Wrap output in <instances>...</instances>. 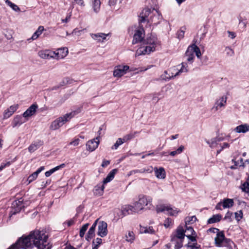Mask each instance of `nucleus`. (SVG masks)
Wrapping results in <instances>:
<instances>
[{
    "label": "nucleus",
    "mask_w": 249,
    "mask_h": 249,
    "mask_svg": "<svg viewBox=\"0 0 249 249\" xmlns=\"http://www.w3.org/2000/svg\"><path fill=\"white\" fill-rule=\"evenodd\" d=\"M234 131L239 133H245L249 131V125L247 124L239 125L235 128Z\"/></svg>",
    "instance_id": "obj_23"
},
{
    "label": "nucleus",
    "mask_w": 249,
    "mask_h": 249,
    "mask_svg": "<svg viewBox=\"0 0 249 249\" xmlns=\"http://www.w3.org/2000/svg\"><path fill=\"white\" fill-rule=\"evenodd\" d=\"M189 47L192 48V52L193 54H194L195 53L197 57L199 58L201 55L200 49L195 44H193L192 45L190 46Z\"/></svg>",
    "instance_id": "obj_35"
},
{
    "label": "nucleus",
    "mask_w": 249,
    "mask_h": 249,
    "mask_svg": "<svg viewBox=\"0 0 249 249\" xmlns=\"http://www.w3.org/2000/svg\"><path fill=\"white\" fill-rule=\"evenodd\" d=\"M107 223L104 221H100L98 227V235L103 237L107 234Z\"/></svg>",
    "instance_id": "obj_10"
},
{
    "label": "nucleus",
    "mask_w": 249,
    "mask_h": 249,
    "mask_svg": "<svg viewBox=\"0 0 249 249\" xmlns=\"http://www.w3.org/2000/svg\"><path fill=\"white\" fill-rule=\"evenodd\" d=\"M26 121H27L26 119L24 118V119H23L22 117L21 116L17 115L14 118L13 121V127H15L17 126H19L22 124L25 123Z\"/></svg>",
    "instance_id": "obj_22"
},
{
    "label": "nucleus",
    "mask_w": 249,
    "mask_h": 249,
    "mask_svg": "<svg viewBox=\"0 0 249 249\" xmlns=\"http://www.w3.org/2000/svg\"><path fill=\"white\" fill-rule=\"evenodd\" d=\"M192 48H190L189 47L188 48L186 53L185 55L187 57V60L189 62H193L194 58H195L194 54L192 52Z\"/></svg>",
    "instance_id": "obj_31"
},
{
    "label": "nucleus",
    "mask_w": 249,
    "mask_h": 249,
    "mask_svg": "<svg viewBox=\"0 0 249 249\" xmlns=\"http://www.w3.org/2000/svg\"><path fill=\"white\" fill-rule=\"evenodd\" d=\"M157 39L154 37H149L144 40L143 44L145 46L141 47L137 50L136 55L139 56L142 54H148L155 50Z\"/></svg>",
    "instance_id": "obj_2"
},
{
    "label": "nucleus",
    "mask_w": 249,
    "mask_h": 249,
    "mask_svg": "<svg viewBox=\"0 0 249 249\" xmlns=\"http://www.w3.org/2000/svg\"><path fill=\"white\" fill-rule=\"evenodd\" d=\"M73 0L76 4H77L81 6H85L84 0Z\"/></svg>",
    "instance_id": "obj_59"
},
{
    "label": "nucleus",
    "mask_w": 249,
    "mask_h": 249,
    "mask_svg": "<svg viewBox=\"0 0 249 249\" xmlns=\"http://www.w3.org/2000/svg\"><path fill=\"white\" fill-rule=\"evenodd\" d=\"M124 142L122 140V138H118L116 141V142L114 143L113 145L111 147V149L112 150H116L118 147L124 143Z\"/></svg>",
    "instance_id": "obj_41"
},
{
    "label": "nucleus",
    "mask_w": 249,
    "mask_h": 249,
    "mask_svg": "<svg viewBox=\"0 0 249 249\" xmlns=\"http://www.w3.org/2000/svg\"><path fill=\"white\" fill-rule=\"evenodd\" d=\"M89 226V223H86L82 226L80 230L79 236L82 238L84 237L86 231L87 230Z\"/></svg>",
    "instance_id": "obj_40"
},
{
    "label": "nucleus",
    "mask_w": 249,
    "mask_h": 249,
    "mask_svg": "<svg viewBox=\"0 0 249 249\" xmlns=\"http://www.w3.org/2000/svg\"><path fill=\"white\" fill-rule=\"evenodd\" d=\"M92 9L95 13H98L100 10V0H91Z\"/></svg>",
    "instance_id": "obj_30"
},
{
    "label": "nucleus",
    "mask_w": 249,
    "mask_h": 249,
    "mask_svg": "<svg viewBox=\"0 0 249 249\" xmlns=\"http://www.w3.org/2000/svg\"><path fill=\"white\" fill-rule=\"evenodd\" d=\"M242 190L247 193H249V182L246 181L244 182L241 187Z\"/></svg>",
    "instance_id": "obj_47"
},
{
    "label": "nucleus",
    "mask_w": 249,
    "mask_h": 249,
    "mask_svg": "<svg viewBox=\"0 0 249 249\" xmlns=\"http://www.w3.org/2000/svg\"><path fill=\"white\" fill-rule=\"evenodd\" d=\"M182 67L175 74V76H178L181 72H185L188 71L186 67L184 65V63H182Z\"/></svg>",
    "instance_id": "obj_51"
},
{
    "label": "nucleus",
    "mask_w": 249,
    "mask_h": 249,
    "mask_svg": "<svg viewBox=\"0 0 249 249\" xmlns=\"http://www.w3.org/2000/svg\"><path fill=\"white\" fill-rule=\"evenodd\" d=\"M6 3L9 6H10L14 11H18L20 10L19 8L14 3H13L12 2H11L9 0H6L5 1Z\"/></svg>",
    "instance_id": "obj_43"
},
{
    "label": "nucleus",
    "mask_w": 249,
    "mask_h": 249,
    "mask_svg": "<svg viewBox=\"0 0 249 249\" xmlns=\"http://www.w3.org/2000/svg\"><path fill=\"white\" fill-rule=\"evenodd\" d=\"M186 236L185 234L184 230L182 226H179L175 233H173L171 236V240H175V239H184V237Z\"/></svg>",
    "instance_id": "obj_8"
},
{
    "label": "nucleus",
    "mask_w": 249,
    "mask_h": 249,
    "mask_svg": "<svg viewBox=\"0 0 249 249\" xmlns=\"http://www.w3.org/2000/svg\"><path fill=\"white\" fill-rule=\"evenodd\" d=\"M152 198L148 196L141 195L139 196V200L136 201L134 205L135 209L138 213L139 211L143 210L145 206H147L148 208L152 206Z\"/></svg>",
    "instance_id": "obj_4"
},
{
    "label": "nucleus",
    "mask_w": 249,
    "mask_h": 249,
    "mask_svg": "<svg viewBox=\"0 0 249 249\" xmlns=\"http://www.w3.org/2000/svg\"><path fill=\"white\" fill-rule=\"evenodd\" d=\"M228 34L229 36L231 38L233 39L235 37V33L234 32L228 31Z\"/></svg>",
    "instance_id": "obj_63"
},
{
    "label": "nucleus",
    "mask_w": 249,
    "mask_h": 249,
    "mask_svg": "<svg viewBox=\"0 0 249 249\" xmlns=\"http://www.w3.org/2000/svg\"><path fill=\"white\" fill-rule=\"evenodd\" d=\"M61 51H64V50L58 49L57 52L48 50H41L38 52V55L40 58L44 59H48L51 58L59 59L64 58L68 54L67 51V52H64V54L60 55V52Z\"/></svg>",
    "instance_id": "obj_3"
},
{
    "label": "nucleus",
    "mask_w": 249,
    "mask_h": 249,
    "mask_svg": "<svg viewBox=\"0 0 249 249\" xmlns=\"http://www.w3.org/2000/svg\"><path fill=\"white\" fill-rule=\"evenodd\" d=\"M151 13V10L148 8H146L143 9L142 12L140 14L139 16V22L140 23L143 22L147 20L146 18Z\"/></svg>",
    "instance_id": "obj_18"
},
{
    "label": "nucleus",
    "mask_w": 249,
    "mask_h": 249,
    "mask_svg": "<svg viewBox=\"0 0 249 249\" xmlns=\"http://www.w3.org/2000/svg\"><path fill=\"white\" fill-rule=\"evenodd\" d=\"M184 147L183 145L180 146L176 150L173 151L169 153V155L172 157L175 156L177 154H179L183 151Z\"/></svg>",
    "instance_id": "obj_39"
},
{
    "label": "nucleus",
    "mask_w": 249,
    "mask_h": 249,
    "mask_svg": "<svg viewBox=\"0 0 249 249\" xmlns=\"http://www.w3.org/2000/svg\"><path fill=\"white\" fill-rule=\"evenodd\" d=\"M144 30L142 27L140 29L137 30L133 36V39L132 40V44H135L141 42L143 38V33Z\"/></svg>",
    "instance_id": "obj_13"
},
{
    "label": "nucleus",
    "mask_w": 249,
    "mask_h": 249,
    "mask_svg": "<svg viewBox=\"0 0 249 249\" xmlns=\"http://www.w3.org/2000/svg\"><path fill=\"white\" fill-rule=\"evenodd\" d=\"M221 148L220 150L217 151V154H219L223 149L225 148H227L229 147V144L227 142H224L223 143L222 145L221 146Z\"/></svg>",
    "instance_id": "obj_56"
},
{
    "label": "nucleus",
    "mask_w": 249,
    "mask_h": 249,
    "mask_svg": "<svg viewBox=\"0 0 249 249\" xmlns=\"http://www.w3.org/2000/svg\"><path fill=\"white\" fill-rule=\"evenodd\" d=\"M143 173H151L153 171L154 168L151 166H146L142 168Z\"/></svg>",
    "instance_id": "obj_49"
},
{
    "label": "nucleus",
    "mask_w": 249,
    "mask_h": 249,
    "mask_svg": "<svg viewBox=\"0 0 249 249\" xmlns=\"http://www.w3.org/2000/svg\"><path fill=\"white\" fill-rule=\"evenodd\" d=\"M81 32H82V31L77 30L76 29H74V30H73V31H72L71 34L73 35L79 36L80 35V33Z\"/></svg>",
    "instance_id": "obj_62"
},
{
    "label": "nucleus",
    "mask_w": 249,
    "mask_h": 249,
    "mask_svg": "<svg viewBox=\"0 0 249 249\" xmlns=\"http://www.w3.org/2000/svg\"><path fill=\"white\" fill-rule=\"evenodd\" d=\"M155 171L156 177L159 179H164L166 177V173L163 167L158 168L155 167L154 169Z\"/></svg>",
    "instance_id": "obj_20"
},
{
    "label": "nucleus",
    "mask_w": 249,
    "mask_h": 249,
    "mask_svg": "<svg viewBox=\"0 0 249 249\" xmlns=\"http://www.w3.org/2000/svg\"><path fill=\"white\" fill-rule=\"evenodd\" d=\"M118 169H114L112 170L107 175V177L103 180V184H106L111 181L114 178L115 174L117 173Z\"/></svg>",
    "instance_id": "obj_25"
},
{
    "label": "nucleus",
    "mask_w": 249,
    "mask_h": 249,
    "mask_svg": "<svg viewBox=\"0 0 249 249\" xmlns=\"http://www.w3.org/2000/svg\"><path fill=\"white\" fill-rule=\"evenodd\" d=\"M208 231H209L210 232H213V233H216L220 232L219 229H218L217 228H210L208 230Z\"/></svg>",
    "instance_id": "obj_57"
},
{
    "label": "nucleus",
    "mask_w": 249,
    "mask_h": 249,
    "mask_svg": "<svg viewBox=\"0 0 249 249\" xmlns=\"http://www.w3.org/2000/svg\"><path fill=\"white\" fill-rule=\"evenodd\" d=\"M44 27L42 26H40L38 27L37 30L34 33L31 38L29 39L28 40L32 39L33 40L37 39L39 36L44 31Z\"/></svg>",
    "instance_id": "obj_29"
},
{
    "label": "nucleus",
    "mask_w": 249,
    "mask_h": 249,
    "mask_svg": "<svg viewBox=\"0 0 249 249\" xmlns=\"http://www.w3.org/2000/svg\"><path fill=\"white\" fill-rule=\"evenodd\" d=\"M224 51L228 56H232L234 55L233 50L229 47H226Z\"/></svg>",
    "instance_id": "obj_46"
},
{
    "label": "nucleus",
    "mask_w": 249,
    "mask_h": 249,
    "mask_svg": "<svg viewBox=\"0 0 249 249\" xmlns=\"http://www.w3.org/2000/svg\"><path fill=\"white\" fill-rule=\"evenodd\" d=\"M135 208V207L134 205V206L130 205H125L123 206L121 208V212L123 216L132 214L134 213H138Z\"/></svg>",
    "instance_id": "obj_11"
},
{
    "label": "nucleus",
    "mask_w": 249,
    "mask_h": 249,
    "mask_svg": "<svg viewBox=\"0 0 249 249\" xmlns=\"http://www.w3.org/2000/svg\"><path fill=\"white\" fill-rule=\"evenodd\" d=\"M100 136H97L96 138L89 140L86 143V149L88 151L92 152L94 151L98 146L100 141L99 139Z\"/></svg>",
    "instance_id": "obj_6"
},
{
    "label": "nucleus",
    "mask_w": 249,
    "mask_h": 249,
    "mask_svg": "<svg viewBox=\"0 0 249 249\" xmlns=\"http://www.w3.org/2000/svg\"><path fill=\"white\" fill-rule=\"evenodd\" d=\"M170 71H164V73L161 75L160 77V78H157L156 79V81H159V80H163V81H169V80L174 78V77H176V76H175L174 75V73H172V75H170V74L169 73Z\"/></svg>",
    "instance_id": "obj_21"
},
{
    "label": "nucleus",
    "mask_w": 249,
    "mask_h": 249,
    "mask_svg": "<svg viewBox=\"0 0 249 249\" xmlns=\"http://www.w3.org/2000/svg\"><path fill=\"white\" fill-rule=\"evenodd\" d=\"M117 1V0H109V1H108L109 5L110 6H114L116 3Z\"/></svg>",
    "instance_id": "obj_61"
},
{
    "label": "nucleus",
    "mask_w": 249,
    "mask_h": 249,
    "mask_svg": "<svg viewBox=\"0 0 249 249\" xmlns=\"http://www.w3.org/2000/svg\"><path fill=\"white\" fill-rule=\"evenodd\" d=\"M38 107L36 104L32 105L22 114L24 117L27 121L30 117L33 116L35 114Z\"/></svg>",
    "instance_id": "obj_9"
},
{
    "label": "nucleus",
    "mask_w": 249,
    "mask_h": 249,
    "mask_svg": "<svg viewBox=\"0 0 249 249\" xmlns=\"http://www.w3.org/2000/svg\"><path fill=\"white\" fill-rule=\"evenodd\" d=\"M233 200L230 198H225L222 202V206L224 208H230L233 205Z\"/></svg>",
    "instance_id": "obj_34"
},
{
    "label": "nucleus",
    "mask_w": 249,
    "mask_h": 249,
    "mask_svg": "<svg viewBox=\"0 0 249 249\" xmlns=\"http://www.w3.org/2000/svg\"><path fill=\"white\" fill-rule=\"evenodd\" d=\"M140 232L141 233H149L154 234L155 233V230L153 229V227H142L140 226Z\"/></svg>",
    "instance_id": "obj_26"
},
{
    "label": "nucleus",
    "mask_w": 249,
    "mask_h": 249,
    "mask_svg": "<svg viewBox=\"0 0 249 249\" xmlns=\"http://www.w3.org/2000/svg\"><path fill=\"white\" fill-rule=\"evenodd\" d=\"M186 236L193 243L196 242V235L186 234Z\"/></svg>",
    "instance_id": "obj_54"
},
{
    "label": "nucleus",
    "mask_w": 249,
    "mask_h": 249,
    "mask_svg": "<svg viewBox=\"0 0 249 249\" xmlns=\"http://www.w3.org/2000/svg\"><path fill=\"white\" fill-rule=\"evenodd\" d=\"M214 240L215 245L217 247H221V244L224 240H226L228 243L231 241L230 239L225 238L223 231H220L216 234V237L215 238Z\"/></svg>",
    "instance_id": "obj_15"
},
{
    "label": "nucleus",
    "mask_w": 249,
    "mask_h": 249,
    "mask_svg": "<svg viewBox=\"0 0 249 249\" xmlns=\"http://www.w3.org/2000/svg\"><path fill=\"white\" fill-rule=\"evenodd\" d=\"M81 111L80 109L67 113L63 116L59 117L52 122L50 128L53 130H55L62 126L66 122L69 121L75 115Z\"/></svg>",
    "instance_id": "obj_1"
},
{
    "label": "nucleus",
    "mask_w": 249,
    "mask_h": 249,
    "mask_svg": "<svg viewBox=\"0 0 249 249\" xmlns=\"http://www.w3.org/2000/svg\"><path fill=\"white\" fill-rule=\"evenodd\" d=\"M232 215V213L230 212H228L226 214V215L224 217V219H228V218H230L231 217V216Z\"/></svg>",
    "instance_id": "obj_64"
},
{
    "label": "nucleus",
    "mask_w": 249,
    "mask_h": 249,
    "mask_svg": "<svg viewBox=\"0 0 249 249\" xmlns=\"http://www.w3.org/2000/svg\"><path fill=\"white\" fill-rule=\"evenodd\" d=\"M80 141V140L79 138H76L70 142L69 144L73 146H77L79 144Z\"/></svg>",
    "instance_id": "obj_55"
},
{
    "label": "nucleus",
    "mask_w": 249,
    "mask_h": 249,
    "mask_svg": "<svg viewBox=\"0 0 249 249\" xmlns=\"http://www.w3.org/2000/svg\"><path fill=\"white\" fill-rule=\"evenodd\" d=\"M98 219H97L95 221L94 223L92 224V226L89 228L88 233L86 235V239L87 240L89 241L95 235V230L97 224V222Z\"/></svg>",
    "instance_id": "obj_19"
},
{
    "label": "nucleus",
    "mask_w": 249,
    "mask_h": 249,
    "mask_svg": "<svg viewBox=\"0 0 249 249\" xmlns=\"http://www.w3.org/2000/svg\"><path fill=\"white\" fill-rule=\"evenodd\" d=\"M227 98L226 97L222 96L220 97L215 101V103L212 109L214 110L215 111L218 110L219 108L225 106Z\"/></svg>",
    "instance_id": "obj_14"
},
{
    "label": "nucleus",
    "mask_w": 249,
    "mask_h": 249,
    "mask_svg": "<svg viewBox=\"0 0 249 249\" xmlns=\"http://www.w3.org/2000/svg\"><path fill=\"white\" fill-rule=\"evenodd\" d=\"M24 207L23 199L20 198L19 199L15 200L12 204V214H15L19 213L21 210Z\"/></svg>",
    "instance_id": "obj_5"
},
{
    "label": "nucleus",
    "mask_w": 249,
    "mask_h": 249,
    "mask_svg": "<svg viewBox=\"0 0 249 249\" xmlns=\"http://www.w3.org/2000/svg\"><path fill=\"white\" fill-rule=\"evenodd\" d=\"M110 33H99L97 34H90V36L93 39L98 42H103L104 40L106 39L107 36H110Z\"/></svg>",
    "instance_id": "obj_16"
},
{
    "label": "nucleus",
    "mask_w": 249,
    "mask_h": 249,
    "mask_svg": "<svg viewBox=\"0 0 249 249\" xmlns=\"http://www.w3.org/2000/svg\"><path fill=\"white\" fill-rule=\"evenodd\" d=\"M184 239H177L171 241L175 244V249H180L183 246V242Z\"/></svg>",
    "instance_id": "obj_36"
},
{
    "label": "nucleus",
    "mask_w": 249,
    "mask_h": 249,
    "mask_svg": "<svg viewBox=\"0 0 249 249\" xmlns=\"http://www.w3.org/2000/svg\"><path fill=\"white\" fill-rule=\"evenodd\" d=\"M243 217L242 211H239L235 213V217L237 221H239Z\"/></svg>",
    "instance_id": "obj_53"
},
{
    "label": "nucleus",
    "mask_w": 249,
    "mask_h": 249,
    "mask_svg": "<svg viewBox=\"0 0 249 249\" xmlns=\"http://www.w3.org/2000/svg\"><path fill=\"white\" fill-rule=\"evenodd\" d=\"M95 243L96 244L94 246H97V248H98L99 246L102 243V239L100 238H97L95 240Z\"/></svg>",
    "instance_id": "obj_58"
},
{
    "label": "nucleus",
    "mask_w": 249,
    "mask_h": 249,
    "mask_svg": "<svg viewBox=\"0 0 249 249\" xmlns=\"http://www.w3.org/2000/svg\"><path fill=\"white\" fill-rule=\"evenodd\" d=\"M172 224V220L170 218H166L164 222V226L166 228H169Z\"/></svg>",
    "instance_id": "obj_52"
},
{
    "label": "nucleus",
    "mask_w": 249,
    "mask_h": 249,
    "mask_svg": "<svg viewBox=\"0 0 249 249\" xmlns=\"http://www.w3.org/2000/svg\"><path fill=\"white\" fill-rule=\"evenodd\" d=\"M222 218V215L220 214H217L215 215H213L212 217L210 218L208 220V223L209 224H213L214 223H216L221 220Z\"/></svg>",
    "instance_id": "obj_32"
},
{
    "label": "nucleus",
    "mask_w": 249,
    "mask_h": 249,
    "mask_svg": "<svg viewBox=\"0 0 249 249\" xmlns=\"http://www.w3.org/2000/svg\"><path fill=\"white\" fill-rule=\"evenodd\" d=\"M186 233V234H190L191 235H195L196 232L194 230L193 228L190 226H187L186 230L184 231Z\"/></svg>",
    "instance_id": "obj_50"
},
{
    "label": "nucleus",
    "mask_w": 249,
    "mask_h": 249,
    "mask_svg": "<svg viewBox=\"0 0 249 249\" xmlns=\"http://www.w3.org/2000/svg\"><path fill=\"white\" fill-rule=\"evenodd\" d=\"M42 144L41 141L36 142L32 143L28 147V150L31 153L34 152Z\"/></svg>",
    "instance_id": "obj_28"
},
{
    "label": "nucleus",
    "mask_w": 249,
    "mask_h": 249,
    "mask_svg": "<svg viewBox=\"0 0 249 249\" xmlns=\"http://www.w3.org/2000/svg\"><path fill=\"white\" fill-rule=\"evenodd\" d=\"M196 216H192L191 217H188L186 218L185 223L186 225L194 223L196 220Z\"/></svg>",
    "instance_id": "obj_44"
},
{
    "label": "nucleus",
    "mask_w": 249,
    "mask_h": 249,
    "mask_svg": "<svg viewBox=\"0 0 249 249\" xmlns=\"http://www.w3.org/2000/svg\"><path fill=\"white\" fill-rule=\"evenodd\" d=\"M186 246L190 249H198L200 247V245H198L197 242L193 243H188Z\"/></svg>",
    "instance_id": "obj_45"
},
{
    "label": "nucleus",
    "mask_w": 249,
    "mask_h": 249,
    "mask_svg": "<svg viewBox=\"0 0 249 249\" xmlns=\"http://www.w3.org/2000/svg\"><path fill=\"white\" fill-rule=\"evenodd\" d=\"M134 137H135V134L130 133V134L125 135L123 138H122V139L123 141L124 142L128 141L130 140L131 139L134 138Z\"/></svg>",
    "instance_id": "obj_48"
},
{
    "label": "nucleus",
    "mask_w": 249,
    "mask_h": 249,
    "mask_svg": "<svg viewBox=\"0 0 249 249\" xmlns=\"http://www.w3.org/2000/svg\"><path fill=\"white\" fill-rule=\"evenodd\" d=\"M109 163H110V161L109 160H104L102 162V166L103 167H106L107 166H108L109 164Z\"/></svg>",
    "instance_id": "obj_60"
},
{
    "label": "nucleus",
    "mask_w": 249,
    "mask_h": 249,
    "mask_svg": "<svg viewBox=\"0 0 249 249\" xmlns=\"http://www.w3.org/2000/svg\"><path fill=\"white\" fill-rule=\"evenodd\" d=\"M125 236L126 240L127 242H132L135 239V234L132 231H128L127 234Z\"/></svg>",
    "instance_id": "obj_38"
},
{
    "label": "nucleus",
    "mask_w": 249,
    "mask_h": 249,
    "mask_svg": "<svg viewBox=\"0 0 249 249\" xmlns=\"http://www.w3.org/2000/svg\"><path fill=\"white\" fill-rule=\"evenodd\" d=\"M18 104L11 106L5 110L4 113V118L7 119L10 117L18 108Z\"/></svg>",
    "instance_id": "obj_17"
},
{
    "label": "nucleus",
    "mask_w": 249,
    "mask_h": 249,
    "mask_svg": "<svg viewBox=\"0 0 249 249\" xmlns=\"http://www.w3.org/2000/svg\"><path fill=\"white\" fill-rule=\"evenodd\" d=\"M64 166H65V164H62L59 166H56L55 167L50 170L46 172L45 173L46 177H48L50 176L55 171L59 170L61 167H64Z\"/></svg>",
    "instance_id": "obj_37"
},
{
    "label": "nucleus",
    "mask_w": 249,
    "mask_h": 249,
    "mask_svg": "<svg viewBox=\"0 0 249 249\" xmlns=\"http://www.w3.org/2000/svg\"><path fill=\"white\" fill-rule=\"evenodd\" d=\"M44 169V166L39 167L36 172L31 175L28 178V180L29 182H31L37 178L39 173Z\"/></svg>",
    "instance_id": "obj_27"
},
{
    "label": "nucleus",
    "mask_w": 249,
    "mask_h": 249,
    "mask_svg": "<svg viewBox=\"0 0 249 249\" xmlns=\"http://www.w3.org/2000/svg\"><path fill=\"white\" fill-rule=\"evenodd\" d=\"M161 19V16L156 11V14H155L153 17H151L150 19H147V21L149 23H153L154 25H157Z\"/></svg>",
    "instance_id": "obj_24"
},
{
    "label": "nucleus",
    "mask_w": 249,
    "mask_h": 249,
    "mask_svg": "<svg viewBox=\"0 0 249 249\" xmlns=\"http://www.w3.org/2000/svg\"><path fill=\"white\" fill-rule=\"evenodd\" d=\"M129 67L127 65L125 66H118L116 67L113 71V75L115 77H120L124 75Z\"/></svg>",
    "instance_id": "obj_7"
},
{
    "label": "nucleus",
    "mask_w": 249,
    "mask_h": 249,
    "mask_svg": "<svg viewBox=\"0 0 249 249\" xmlns=\"http://www.w3.org/2000/svg\"><path fill=\"white\" fill-rule=\"evenodd\" d=\"M166 211L168 213L171 215H176L177 214L178 211L177 210H173L172 208L161 205L158 207L156 209V211L158 213L163 212Z\"/></svg>",
    "instance_id": "obj_12"
},
{
    "label": "nucleus",
    "mask_w": 249,
    "mask_h": 249,
    "mask_svg": "<svg viewBox=\"0 0 249 249\" xmlns=\"http://www.w3.org/2000/svg\"><path fill=\"white\" fill-rule=\"evenodd\" d=\"M221 141L220 138H214L211 139L210 141H207L206 142L211 148H214L217 146L218 142Z\"/></svg>",
    "instance_id": "obj_33"
},
{
    "label": "nucleus",
    "mask_w": 249,
    "mask_h": 249,
    "mask_svg": "<svg viewBox=\"0 0 249 249\" xmlns=\"http://www.w3.org/2000/svg\"><path fill=\"white\" fill-rule=\"evenodd\" d=\"M186 28L185 27H182L177 32L178 38L181 39L183 38Z\"/></svg>",
    "instance_id": "obj_42"
}]
</instances>
